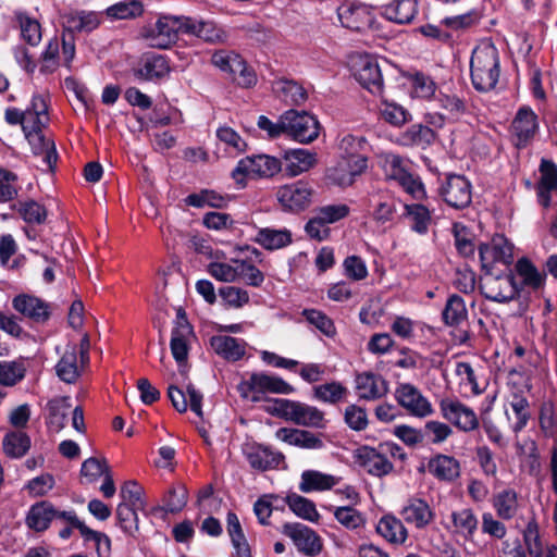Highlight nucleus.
<instances>
[{"instance_id": "nucleus-54", "label": "nucleus", "mask_w": 557, "mask_h": 557, "mask_svg": "<svg viewBox=\"0 0 557 557\" xmlns=\"http://www.w3.org/2000/svg\"><path fill=\"white\" fill-rule=\"evenodd\" d=\"M301 315L320 333L329 338L335 337L337 331L334 321L323 311L318 309H304Z\"/></svg>"}, {"instance_id": "nucleus-31", "label": "nucleus", "mask_w": 557, "mask_h": 557, "mask_svg": "<svg viewBox=\"0 0 557 557\" xmlns=\"http://www.w3.org/2000/svg\"><path fill=\"white\" fill-rule=\"evenodd\" d=\"M23 133L41 129L48 122V104L42 95H34L24 110Z\"/></svg>"}, {"instance_id": "nucleus-27", "label": "nucleus", "mask_w": 557, "mask_h": 557, "mask_svg": "<svg viewBox=\"0 0 557 557\" xmlns=\"http://www.w3.org/2000/svg\"><path fill=\"white\" fill-rule=\"evenodd\" d=\"M185 35L195 36L207 42H223L227 35L212 21H199L191 17L185 20Z\"/></svg>"}, {"instance_id": "nucleus-49", "label": "nucleus", "mask_w": 557, "mask_h": 557, "mask_svg": "<svg viewBox=\"0 0 557 557\" xmlns=\"http://www.w3.org/2000/svg\"><path fill=\"white\" fill-rule=\"evenodd\" d=\"M144 11L140 0H123L108 7L104 13L111 20H134L141 16Z\"/></svg>"}, {"instance_id": "nucleus-59", "label": "nucleus", "mask_w": 557, "mask_h": 557, "mask_svg": "<svg viewBox=\"0 0 557 557\" xmlns=\"http://www.w3.org/2000/svg\"><path fill=\"white\" fill-rule=\"evenodd\" d=\"M14 208L26 223L41 224L47 219L46 208L35 200L21 201Z\"/></svg>"}, {"instance_id": "nucleus-22", "label": "nucleus", "mask_w": 557, "mask_h": 557, "mask_svg": "<svg viewBox=\"0 0 557 557\" xmlns=\"http://www.w3.org/2000/svg\"><path fill=\"white\" fill-rule=\"evenodd\" d=\"M276 437L302 449L319 450L325 446L321 435L302 429L281 428L276 431Z\"/></svg>"}, {"instance_id": "nucleus-40", "label": "nucleus", "mask_w": 557, "mask_h": 557, "mask_svg": "<svg viewBox=\"0 0 557 557\" xmlns=\"http://www.w3.org/2000/svg\"><path fill=\"white\" fill-rule=\"evenodd\" d=\"M430 473L442 481H453L460 474L459 461L447 455H437L429 461Z\"/></svg>"}, {"instance_id": "nucleus-50", "label": "nucleus", "mask_w": 557, "mask_h": 557, "mask_svg": "<svg viewBox=\"0 0 557 557\" xmlns=\"http://www.w3.org/2000/svg\"><path fill=\"white\" fill-rule=\"evenodd\" d=\"M24 359L0 361V385L12 387L20 383L26 375Z\"/></svg>"}, {"instance_id": "nucleus-5", "label": "nucleus", "mask_w": 557, "mask_h": 557, "mask_svg": "<svg viewBox=\"0 0 557 557\" xmlns=\"http://www.w3.org/2000/svg\"><path fill=\"white\" fill-rule=\"evenodd\" d=\"M281 161L268 154H253L243 158L238 161L232 172L233 178L243 184L246 178H268L281 171Z\"/></svg>"}, {"instance_id": "nucleus-42", "label": "nucleus", "mask_w": 557, "mask_h": 557, "mask_svg": "<svg viewBox=\"0 0 557 557\" xmlns=\"http://www.w3.org/2000/svg\"><path fill=\"white\" fill-rule=\"evenodd\" d=\"M442 319L447 326H459L467 321L468 310L461 296L457 294L448 296L442 311Z\"/></svg>"}, {"instance_id": "nucleus-15", "label": "nucleus", "mask_w": 557, "mask_h": 557, "mask_svg": "<svg viewBox=\"0 0 557 557\" xmlns=\"http://www.w3.org/2000/svg\"><path fill=\"white\" fill-rule=\"evenodd\" d=\"M355 77L359 84L372 95L379 97L383 96L384 82L376 59L369 55L359 58L355 67Z\"/></svg>"}, {"instance_id": "nucleus-46", "label": "nucleus", "mask_w": 557, "mask_h": 557, "mask_svg": "<svg viewBox=\"0 0 557 557\" xmlns=\"http://www.w3.org/2000/svg\"><path fill=\"white\" fill-rule=\"evenodd\" d=\"M435 140V133L429 126L413 124L399 135L398 143L403 146L426 147Z\"/></svg>"}, {"instance_id": "nucleus-26", "label": "nucleus", "mask_w": 557, "mask_h": 557, "mask_svg": "<svg viewBox=\"0 0 557 557\" xmlns=\"http://www.w3.org/2000/svg\"><path fill=\"white\" fill-rule=\"evenodd\" d=\"M100 14L94 11L74 10L63 15L64 30L74 33H90L100 25Z\"/></svg>"}, {"instance_id": "nucleus-2", "label": "nucleus", "mask_w": 557, "mask_h": 557, "mask_svg": "<svg viewBox=\"0 0 557 557\" xmlns=\"http://www.w3.org/2000/svg\"><path fill=\"white\" fill-rule=\"evenodd\" d=\"M274 412L297 425L323 430L327 426L325 413L315 406L298 400L280 398L274 401Z\"/></svg>"}, {"instance_id": "nucleus-16", "label": "nucleus", "mask_w": 557, "mask_h": 557, "mask_svg": "<svg viewBox=\"0 0 557 557\" xmlns=\"http://www.w3.org/2000/svg\"><path fill=\"white\" fill-rule=\"evenodd\" d=\"M337 16L343 27L363 32L371 27L373 15L366 4L343 3L337 8Z\"/></svg>"}, {"instance_id": "nucleus-57", "label": "nucleus", "mask_w": 557, "mask_h": 557, "mask_svg": "<svg viewBox=\"0 0 557 557\" xmlns=\"http://www.w3.org/2000/svg\"><path fill=\"white\" fill-rule=\"evenodd\" d=\"M287 505L289 509L299 518L308 521H315L319 519L315 505L310 499L298 494L287 496Z\"/></svg>"}, {"instance_id": "nucleus-17", "label": "nucleus", "mask_w": 557, "mask_h": 557, "mask_svg": "<svg viewBox=\"0 0 557 557\" xmlns=\"http://www.w3.org/2000/svg\"><path fill=\"white\" fill-rule=\"evenodd\" d=\"M187 497L188 493L184 485H173L163 495L162 505L153 507L146 517L166 520L170 513L174 515L183 510L187 504Z\"/></svg>"}, {"instance_id": "nucleus-43", "label": "nucleus", "mask_w": 557, "mask_h": 557, "mask_svg": "<svg viewBox=\"0 0 557 557\" xmlns=\"http://www.w3.org/2000/svg\"><path fill=\"white\" fill-rule=\"evenodd\" d=\"M46 409L48 411L47 424L54 432H60L66 422V417L71 409L69 397H55L48 401Z\"/></svg>"}, {"instance_id": "nucleus-30", "label": "nucleus", "mask_w": 557, "mask_h": 557, "mask_svg": "<svg viewBox=\"0 0 557 557\" xmlns=\"http://www.w3.org/2000/svg\"><path fill=\"white\" fill-rule=\"evenodd\" d=\"M286 533L292 537L297 548L306 555H315L321 550L319 536L304 524H285Z\"/></svg>"}, {"instance_id": "nucleus-35", "label": "nucleus", "mask_w": 557, "mask_h": 557, "mask_svg": "<svg viewBox=\"0 0 557 557\" xmlns=\"http://www.w3.org/2000/svg\"><path fill=\"white\" fill-rule=\"evenodd\" d=\"M81 361L76 344H69L61 359L55 366V371L60 380L65 383H74L81 375Z\"/></svg>"}, {"instance_id": "nucleus-24", "label": "nucleus", "mask_w": 557, "mask_h": 557, "mask_svg": "<svg viewBox=\"0 0 557 557\" xmlns=\"http://www.w3.org/2000/svg\"><path fill=\"white\" fill-rule=\"evenodd\" d=\"M252 240L263 249L273 251L289 246L293 243V234L285 227H256V234Z\"/></svg>"}, {"instance_id": "nucleus-53", "label": "nucleus", "mask_w": 557, "mask_h": 557, "mask_svg": "<svg viewBox=\"0 0 557 557\" xmlns=\"http://www.w3.org/2000/svg\"><path fill=\"white\" fill-rule=\"evenodd\" d=\"M347 394V387L335 381L313 387V397L317 400L332 405L343 400Z\"/></svg>"}, {"instance_id": "nucleus-3", "label": "nucleus", "mask_w": 557, "mask_h": 557, "mask_svg": "<svg viewBox=\"0 0 557 557\" xmlns=\"http://www.w3.org/2000/svg\"><path fill=\"white\" fill-rule=\"evenodd\" d=\"M186 16L162 15L143 29V37L154 48L166 49L185 35Z\"/></svg>"}, {"instance_id": "nucleus-63", "label": "nucleus", "mask_w": 557, "mask_h": 557, "mask_svg": "<svg viewBox=\"0 0 557 557\" xmlns=\"http://www.w3.org/2000/svg\"><path fill=\"white\" fill-rule=\"evenodd\" d=\"M237 280L246 285L260 287L264 282V274L248 260H237Z\"/></svg>"}, {"instance_id": "nucleus-25", "label": "nucleus", "mask_w": 557, "mask_h": 557, "mask_svg": "<svg viewBox=\"0 0 557 557\" xmlns=\"http://www.w3.org/2000/svg\"><path fill=\"white\" fill-rule=\"evenodd\" d=\"M356 389L361 399L375 400L388 392L387 382L373 372H362L356 376Z\"/></svg>"}, {"instance_id": "nucleus-51", "label": "nucleus", "mask_w": 557, "mask_h": 557, "mask_svg": "<svg viewBox=\"0 0 557 557\" xmlns=\"http://www.w3.org/2000/svg\"><path fill=\"white\" fill-rule=\"evenodd\" d=\"M381 117L388 124L399 127L411 120V114L395 101L382 99L379 107Z\"/></svg>"}, {"instance_id": "nucleus-62", "label": "nucleus", "mask_w": 557, "mask_h": 557, "mask_svg": "<svg viewBox=\"0 0 557 557\" xmlns=\"http://www.w3.org/2000/svg\"><path fill=\"white\" fill-rule=\"evenodd\" d=\"M219 295L225 306L234 309H239L246 306L250 296L249 293L237 286H224L219 289Z\"/></svg>"}, {"instance_id": "nucleus-41", "label": "nucleus", "mask_w": 557, "mask_h": 557, "mask_svg": "<svg viewBox=\"0 0 557 557\" xmlns=\"http://www.w3.org/2000/svg\"><path fill=\"white\" fill-rule=\"evenodd\" d=\"M272 89L284 102L300 104L307 99V91L295 81L280 78L273 82Z\"/></svg>"}, {"instance_id": "nucleus-8", "label": "nucleus", "mask_w": 557, "mask_h": 557, "mask_svg": "<svg viewBox=\"0 0 557 557\" xmlns=\"http://www.w3.org/2000/svg\"><path fill=\"white\" fill-rule=\"evenodd\" d=\"M285 134L293 139L309 144L319 136L320 124L315 116L306 111L288 110L284 113Z\"/></svg>"}, {"instance_id": "nucleus-32", "label": "nucleus", "mask_w": 557, "mask_h": 557, "mask_svg": "<svg viewBox=\"0 0 557 557\" xmlns=\"http://www.w3.org/2000/svg\"><path fill=\"white\" fill-rule=\"evenodd\" d=\"M371 216L380 226L392 224L397 213V200L387 194H376L370 199Z\"/></svg>"}, {"instance_id": "nucleus-1", "label": "nucleus", "mask_w": 557, "mask_h": 557, "mask_svg": "<svg viewBox=\"0 0 557 557\" xmlns=\"http://www.w3.org/2000/svg\"><path fill=\"white\" fill-rule=\"evenodd\" d=\"M471 83L475 90L487 92L493 90L500 76L499 53L493 44L476 46L470 60Z\"/></svg>"}, {"instance_id": "nucleus-29", "label": "nucleus", "mask_w": 557, "mask_h": 557, "mask_svg": "<svg viewBox=\"0 0 557 557\" xmlns=\"http://www.w3.org/2000/svg\"><path fill=\"white\" fill-rule=\"evenodd\" d=\"M135 76L144 81H159L170 73L168 59L162 54H148L134 71Z\"/></svg>"}, {"instance_id": "nucleus-37", "label": "nucleus", "mask_w": 557, "mask_h": 557, "mask_svg": "<svg viewBox=\"0 0 557 557\" xmlns=\"http://www.w3.org/2000/svg\"><path fill=\"white\" fill-rule=\"evenodd\" d=\"M339 479L318 470H305L300 475L299 491L302 493L324 492L337 485Z\"/></svg>"}, {"instance_id": "nucleus-36", "label": "nucleus", "mask_w": 557, "mask_h": 557, "mask_svg": "<svg viewBox=\"0 0 557 557\" xmlns=\"http://www.w3.org/2000/svg\"><path fill=\"white\" fill-rule=\"evenodd\" d=\"M191 335L193 329L188 323H181L172 331L171 352L182 373H184L183 368H185L187 361L189 351L188 341Z\"/></svg>"}, {"instance_id": "nucleus-44", "label": "nucleus", "mask_w": 557, "mask_h": 557, "mask_svg": "<svg viewBox=\"0 0 557 557\" xmlns=\"http://www.w3.org/2000/svg\"><path fill=\"white\" fill-rule=\"evenodd\" d=\"M287 170L290 175L309 171L317 163V154L308 149H292L285 152Z\"/></svg>"}, {"instance_id": "nucleus-52", "label": "nucleus", "mask_w": 557, "mask_h": 557, "mask_svg": "<svg viewBox=\"0 0 557 557\" xmlns=\"http://www.w3.org/2000/svg\"><path fill=\"white\" fill-rule=\"evenodd\" d=\"M405 210L411 230L421 235L426 234L432 220L430 210L420 203L406 205Z\"/></svg>"}, {"instance_id": "nucleus-55", "label": "nucleus", "mask_w": 557, "mask_h": 557, "mask_svg": "<svg viewBox=\"0 0 557 557\" xmlns=\"http://www.w3.org/2000/svg\"><path fill=\"white\" fill-rule=\"evenodd\" d=\"M493 504L499 518L510 520L518 509L517 493L511 488L504 490L494 496Z\"/></svg>"}, {"instance_id": "nucleus-64", "label": "nucleus", "mask_w": 557, "mask_h": 557, "mask_svg": "<svg viewBox=\"0 0 557 557\" xmlns=\"http://www.w3.org/2000/svg\"><path fill=\"white\" fill-rule=\"evenodd\" d=\"M522 532L524 543L530 555L533 557H542L546 543L542 535L540 534L539 525L527 524L525 529Z\"/></svg>"}, {"instance_id": "nucleus-10", "label": "nucleus", "mask_w": 557, "mask_h": 557, "mask_svg": "<svg viewBox=\"0 0 557 557\" xmlns=\"http://www.w3.org/2000/svg\"><path fill=\"white\" fill-rule=\"evenodd\" d=\"M438 194L449 207L465 209L472 201V185L463 175L448 174L442 182Z\"/></svg>"}, {"instance_id": "nucleus-28", "label": "nucleus", "mask_w": 557, "mask_h": 557, "mask_svg": "<svg viewBox=\"0 0 557 557\" xmlns=\"http://www.w3.org/2000/svg\"><path fill=\"white\" fill-rule=\"evenodd\" d=\"M210 347L227 361H238L246 354V342L228 335H214L210 338Z\"/></svg>"}, {"instance_id": "nucleus-14", "label": "nucleus", "mask_w": 557, "mask_h": 557, "mask_svg": "<svg viewBox=\"0 0 557 557\" xmlns=\"http://www.w3.org/2000/svg\"><path fill=\"white\" fill-rule=\"evenodd\" d=\"M312 195V187L304 181L281 186L276 191L278 202L290 211H300L307 208L311 203Z\"/></svg>"}, {"instance_id": "nucleus-9", "label": "nucleus", "mask_w": 557, "mask_h": 557, "mask_svg": "<svg viewBox=\"0 0 557 557\" xmlns=\"http://www.w3.org/2000/svg\"><path fill=\"white\" fill-rule=\"evenodd\" d=\"M440 411L443 419L459 431L469 433L480 425L475 411L454 397H444L440 400Z\"/></svg>"}, {"instance_id": "nucleus-18", "label": "nucleus", "mask_w": 557, "mask_h": 557, "mask_svg": "<svg viewBox=\"0 0 557 557\" xmlns=\"http://www.w3.org/2000/svg\"><path fill=\"white\" fill-rule=\"evenodd\" d=\"M169 398L178 412H185L188 405L198 417H202V394L191 384H188L186 392L170 385L168 388Z\"/></svg>"}, {"instance_id": "nucleus-11", "label": "nucleus", "mask_w": 557, "mask_h": 557, "mask_svg": "<svg viewBox=\"0 0 557 557\" xmlns=\"http://www.w3.org/2000/svg\"><path fill=\"white\" fill-rule=\"evenodd\" d=\"M512 251V245L503 235L494 236L490 243L479 247L482 270L490 272L496 263L510 264L513 260Z\"/></svg>"}, {"instance_id": "nucleus-20", "label": "nucleus", "mask_w": 557, "mask_h": 557, "mask_svg": "<svg viewBox=\"0 0 557 557\" xmlns=\"http://www.w3.org/2000/svg\"><path fill=\"white\" fill-rule=\"evenodd\" d=\"M358 463L371 475L382 476L393 470V463L377 449L363 446L357 450Z\"/></svg>"}, {"instance_id": "nucleus-19", "label": "nucleus", "mask_w": 557, "mask_h": 557, "mask_svg": "<svg viewBox=\"0 0 557 557\" xmlns=\"http://www.w3.org/2000/svg\"><path fill=\"white\" fill-rule=\"evenodd\" d=\"M511 128L516 146L525 147L539 128L536 114L531 109L521 108L512 121Z\"/></svg>"}, {"instance_id": "nucleus-38", "label": "nucleus", "mask_w": 557, "mask_h": 557, "mask_svg": "<svg viewBox=\"0 0 557 557\" xmlns=\"http://www.w3.org/2000/svg\"><path fill=\"white\" fill-rule=\"evenodd\" d=\"M245 456L249 465L258 470L277 467L284 459L281 453L272 451L264 446H248L245 448Z\"/></svg>"}, {"instance_id": "nucleus-45", "label": "nucleus", "mask_w": 557, "mask_h": 557, "mask_svg": "<svg viewBox=\"0 0 557 557\" xmlns=\"http://www.w3.org/2000/svg\"><path fill=\"white\" fill-rule=\"evenodd\" d=\"M515 270L523 286L532 290H537L544 286L546 274L540 272L528 258H520L516 262Z\"/></svg>"}, {"instance_id": "nucleus-23", "label": "nucleus", "mask_w": 557, "mask_h": 557, "mask_svg": "<svg viewBox=\"0 0 557 557\" xmlns=\"http://www.w3.org/2000/svg\"><path fill=\"white\" fill-rule=\"evenodd\" d=\"M418 12V0H392L381 7L382 16L399 25L410 24Z\"/></svg>"}, {"instance_id": "nucleus-4", "label": "nucleus", "mask_w": 557, "mask_h": 557, "mask_svg": "<svg viewBox=\"0 0 557 557\" xmlns=\"http://www.w3.org/2000/svg\"><path fill=\"white\" fill-rule=\"evenodd\" d=\"M238 392L245 399L259 401L264 393L289 395L295 392V388L280 376L253 373L239 383Z\"/></svg>"}, {"instance_id": "nucleus-58", "label": "nucleus", "mask_w": 557, "mask_h": 557, "mask_svg": "<svg viewBox=\"0 0 557 557\" xmlns=\"http://www.w3.org/2000/svg\"><path fill=\"white\" fill-rule=\"evenodd\" d=\"M16 21L20 25L22 38L30 46H37L41 41L40 23L24 12L16 13Z\"/></svg>"}, {"instance_id": "nucleus-33", "label": "nucleus", "mask_w": 557, "mask_h": 557, "mask_svg": "<svg viewBox=\"0 0 557 557\" xmlns=\"http://www.w3.org/2000/svg\"><path fill=\"white\" fill-rule=\"evenodd\" d=\"M54 520L79 522L74 511H60L47 500L33 505L26 518V522H52Z\"/></svg>"}, {"instance_id": "nucleus-12", "label": "nucleus", "mask_w": 557, "mask_h": 557, "mask_svg": "<svg viewBox=\"0 0 557 557\" xmlns=\"http://www.w3.org/2000/svg\"><path fill=\"white\" fill-rule=\"evenodd\" d=\"M395 398L399 406L417 418H425L434 412L430 400L409 383L400 384L395 391Z\"/></svg>"}, {"instance_id": "nucleus-13", "label": "nucleus", "mask_w": 557, "mask_h": 557, "mask_svg": "<svg viewBox=\"0 0 557 557\" xmlns=\"http://www.w3.org/2000/svg\"><path fill=\"white\" fill-rule=\"evenodd\" d=\"M368 169V159H357L351 161L342 159L333 166L326 170V180L330 184L346 188L351 186L358 176L363 174Z\"/></svg>"}, {"instance_id": "nucleus-47", "label": "nucleus", "mask_w": 557, "mask_h": 557, "mask_svg": "<svg viewBox=\"0 0 557 557\" xmlns=\"http://www.w3.org/2000/svg\"><path fill=\"white\" fill-rule=\"evenodd\" d=\"M30 437L22 431L8 432L2 441L4 454L13 459L24 457L30 448Z\"/></svg>"}, {"instance_id": "nucleus-7", "label": "nucleus", "mask_w": 557, "mask_h": 557, "mask_svg": "<svg viewBox=\"0 0 557 557\" xmlns=\"http://www.w3.org/2000/svg\"><path fill=\"white\" fill-rule=\"evenodd\" d=\"M479 287L486 299L502 304L513 300L520 292L512 274L494 275L492 271L481 277Z\"/></svg>"}, {"instance_id": "nucleus-21", "label": "nucleus", "mask_w": 557, "mask_h": 557, "mask_svg": "<svg viewBox=\"0 0 557 557\" xmlns=\"http://www.w3.org/2000/svg\"><path fill=\"white\" fill-rule=\"evenodd\" d=\"M12 306L23 317L36 323H44L50 317L48 304L35 296L18 295L13 298Z\"/></svg>"}, {"instance_id": "nucleus-60", "label": "nucleus", "mask_w": 557, "mask_h": 557, "mask_svg": "<svg viewBox=\"0 0 557 557\" xmlns=\"http://www.w3.org/2000/svg\"><path fill=\"white\" fill-rule=\"evenodd\" d=\"M230 74L232 79L244 88H249L257 83L255 71L246 64L240 55L233 59V69Z\"/></svg>"}, {"instance_id": "nucleus-61", "label": "nucleus", "mask_w": 557, "mask_h": 557, "mask_svg": "<svg viewBox=\"0 0 557 557\" xmlns=\"http://www.w3.org/2000/svg\"><path fill=\"white\" fill-rule=\"evenodd\" d=\"M401 515L406 522H430L432 512L422 499H412L404 507Z\"/></svg>"}, {"instance_id": "nucleus-6", "label": "nucleus", "mask_w": 557, "mask_h": 557, "mask_svg": "<svg viewBox=\"0 0 557 557\" xmlns=\"http://www.w3.org/2000/svg\"><path fill=\"white\" fill-rule=\"evenodd\" d=\"M384 170L387 178L393 180L403 187L412 198L421 200L425 197V188L418 175L408 172L403 165V159L393 153L384 157Z\"/></svg>"}, {"instance_id": "nucleus-39", "label": "nucleus", "mask_w": 557, "mask_h": 557, "mask_svg": "<svg viewBox=\"0 0 557 557\" xmlns=\"http://www.w3.org/2000/svg\"><path fill=\"white\" fill-rule=\"evenodd\" d=\"M368 148V141L363 136L349 133L342 134L338 137V156L342 159L357 161V159H368L363 152Z\"/></svg>"}, {"instance_id": "nucleus-56", "label": "nucleus", "mask_w": 557, "mask_h": 557, "mask_svg": "<svg viewBox=\"0 0 557 557\" xmlns=\"http://www.w3.org/2000/svg\"><path fill=\"white\" fill-rule=\"evenodd\" d=\"M72 525L79 529V532L85 542L97 550L99 557H109L111 550V542L106 534L94 531L86 524Z\"/></svg>"}, {"instance_id": "nucleus-48", "label": "nucleus", "mask_w": 557, "mask_h": 557, "mask_svg": "<svg viewBox=\"0 0 557 557\" xmlns=\"http://www.w3.org/2000/svg\"><path fill=\"white\" fill-rule=\"evenodd\" d=\"M408 82L413 98L430 100L435 96L437 84L430 75L422 72H414L408 75Z\"/></svg>"}, {"instance_id": "nucleus-34", "label": "nucleus", "mask_w": 557, "mask_h": 557, "mask_svg": "<svg viewBox=\"0 0 557 557\" xmlns=\"http://www.w3.org/2000/svg\"><path fill=\"white\" fill-rule=\"evenodd\" d=\"M35 156L42 157L45 164L52 169L58 160V153L52 139L47 138L42 128L24 134Z\"/></svg>"}]
</instances>
